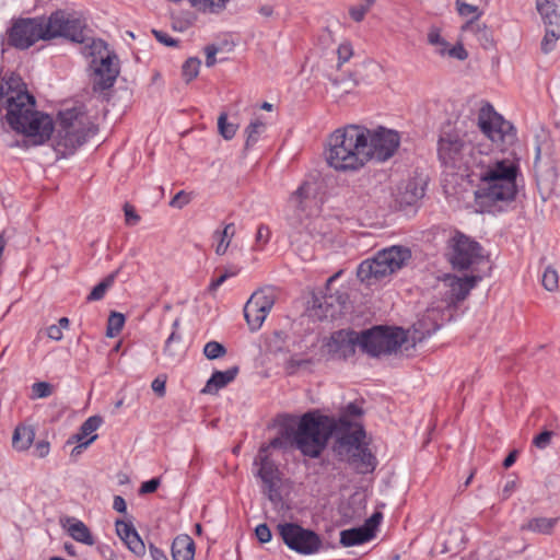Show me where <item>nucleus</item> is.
<instances>
[{
  "mask_svg": "<svg viewBox=\"0 0 560 560\" xmlns=\"http://www.w3.org/2000/svg\"><path fill=\"white\" fill-rule=\"evenodd\" d=\"M292 423V439L296 450L304 456L317 458L335 436L332 451L339 460L347 462L358 474L372 472L377 465L376 457L364 443L365 431L362 425H352L346 417L338 421L318 411H308Z\"/></svg>",
  "mask_w": 560,
  "mask_h": 560,
  "instance_id": "f257e3e1",
  "label": "nucleus"
},
{
  "mask_svg": "<svg viewBox=\"0 0 560 560\" xmlns=\"http://www.w3.org/2000/svg\"><path fill=\"white\" fill-rule=\"evenodd\" d=\"M7 109L10 127L24 133L33 144H43L52 131L54 122L49 115L35 110V98L26 90L20 75L11 73L1 78L0 109Z\"/></svg>",
  "mask_w": 560,
  "mask_h": 560,
  "instance_id": "f03ea898",
  "label": "nucleus"
},
{
  "mask_svg": "<svg viewBox=\"0 0 560 560\" xmlns=\"http://www.w3.org/2000/svg\"><path fill=\"white\" fill-rule=\"evenodd\" d=\"M85 24L79 18L63 10L52 12L47 19L21 18L7 31L8 45L20 50L33 46L38 40L65 37L74 43L85 42Z\"/></svg>",
  "mask_w": 560,
  "mask_h": 560,
  "instance_id": "7ed1b4c3",
  "label": "nucleus"
},
{
  "mask_svg": "<svg viewBox=\"0 0 560 560\" xmlns=\"http://www.w3.org/2000/svg\"><path fill=\"white\" fill-rule=\"evenodd\" d=\"M517 173L518 166L513 161L498 160L489 153L479 156L472 173L467 174L468 180L476 185L475 200L482 211H489L498 202L515 199Z\"/></svg>",
  "mask_w": 560,
  "mask_h": 560,
  "instance_id": "20e7f679",
  "label": "nucleus"
},
{
  "mask_svg": "<svg viewBox=\"0 0 560 560\" xmlns=\"http://www.w3.org/2000/svg\"><path fill=\"white\" fill-rule=\"evenodd\" d=\"M480 279L479 276L459 278L454 275H446L439 280L435 292L441 304L428 307L423 316L413 324L415 332L419 335L418 340L434 334L444 322V312L464 301Z\"/></svg>",
  "mask_w": 560,
  "mask_h": 560,
  "instance_id": "39448f33",
  "label": "nucleus"
},
{
  "mask_svg": "<svg viewBox=\"0 0 560 560\" xmlns=\"http://www.w3.org/2000/svg\"><path fill=\"white\" fill-rule=\"evenodd\" d=\"M487 154L474 144L472 133L457 125L442 128L438 140V158L445 167L468 178L479 156Z\"/></svg>",
  "mask_w": 560,
  "mask_h": 560,
  "instance_id": "423d86ee",
  "label": "nucleus"
},
{
  "mask_svg": "<svg viewBox=\"0 0 560 560\" xmlns=\"http://www.w3.org/2000/svg\"><path fill=\"white\" fill-rule=\"evenodd\" d=\"M288 205L292 211L288 218L290 243L296 250H302L317 234H320L317 226L320 225L322 220L313 218L318 211L314 185L307 182L303 183L291 195Z\"/></svg>",
  "mask_w": 560,
  "mask_h": 560,
  "instance_id": "0eeeda50",
  "label": "nucleus"
},
{
  "mask_svg": "<svg viewBox=\"0 0 560 560\" xmlns=\"http://www.w3.org/2000/svg\"><path fill=\"white\" fill-rule=\"evenodd\" d=\"M368 128L348 125L335 130L328 139L326 161L337 171H357L366 164L364 137Z\"/></svg>",
  "mask_w": 560,
  "mask_h": 560,
  "instance_id": "6e6552de",
  "label": "nucleus"
},
{
  "mask_svg": "<svg viewBox=\"0 0 560 560\" xmlns=\"http://www.w3.org/2000/svg\"><path fill=\"white\" fill-rule=\"evenodd\" d=\"M59 128L54 138V150L60 158L72 155L78 148L97 132V127L81 108H68L59 113Z\"/></svg>",
  "mask_w": 560,
  "mask_h": 560,
  "instance_id": "1a4fd4ad",
  "label": "nucleus"
},
{
  "mask_svg": "<svg viewBox=\"0 0 560 560\" xmlns=\"http://www.w3.org/2000/svg\"><path fill=\"white\" fill-rule=\"evenodd\" d=\"M411 259V250L394 245L378 250L372 258L363 260L357 270V277L366 285L375 284L383 278L400 270Z\"/></svg>",
  "mask_w": 560,
  "mask_h": 560,
  "instance_id": "9d476101",
  "label": "nucleus"
},
{
  "mask_svg": "<svg viewBox=\"0 0 560 560\" xmlns=\"http://www.w3.org/2000/svg\"><path fill=\"white\" fill-rule=\"evenodd\" d=\"M90 49L93 56L91 61L93 90L106 91L113 88L119 75L118 57L102 39H93Z\"/></svg>",
  "mask_w": 560,
  "mask_h": 560,
  "instance_id": "9b49d317",
  "label": "nucleus"
},
{
  "mask_svg": "<svg viewBox=\"0 0 560 560\" xmlns=\"http://www.w3.org/2000/svg\"><path fill=\"white\" fill-rule=\"evenodd\" d=\"M359 348L371 357L396 352L406 341L402 328L375 326L359 332Z\"/></svg>",
  "mask_w": 560,
  "mask_h": 560,
  "instance_id": "f8f14e48",
  "label": "nucleus"
},
{
  "mask_svg": "<svg viewBox=\"0 0 560 560\" xmlns=\"http://www.w3.org/2000/svg\"><path fill=\"white\" fill-rule=\"evenodd\" d=\"M277 530L285 546L303 556L315 555L323 548L320 536L295 523L278 524Z\"/></svg>",
  "mask_w": 560,
  "mask_h": 560,
  "instance_id": "ddd939ff",
  "label": "nucleus"
},
{
  "mask_svg": "<svg viewBox=\"0 0 560 560\" xmlns=\"http://www.w3.org/2000/svg\"><path fill=\"white\" fill-rule=\"evenodd\" d=\"M364 153L366 163L371 160L385 162L389 160L397 151L400 144V136L397 131L385 127L368 129L364 137Z\"/></svg>",
  "mask_w": 560,
  "mask_h": 560,
  "instance_id": "4468645a",
  "label": "nucleus"
},
{
  "mask_svg": "<svg viewBox=\"0 0 560 560\" xmlns=\"http://www.w3.org/2000/svg\"><path fill=\"white\" fill-rule=\"evenodd\" d=\"M277 299L276 290L272 287H265L255 291L244 306V317L252 331L258 330Z\"/></svg>",
  "mask_w": 560,
  "mask_h": 560,
  "instance_id": "2eb2a0df",
  "label": "nucleus"
},
{
  "mask_svg": "<svg viewBox=\"0 0 560 560\" xmlns=\"http://www.w3.org/2000/svg\"><path fill=\"white\" fill-rule=\"evenodd\" d=\"M478 126L493 143L505 144L512 142L515 138L513 126L495 113L489 104L481 108L478 116Z\"/></svg>",
  "mask_w": 560,
  "mask_h": 560,
  "instance_id": "dca6fc26",
  "label": "nucleus"
},
{
  "mask_svg": "<svg viewBox=\"0 0 560 560\" xmlns=\"http://www.w3.org/2000/svg\"><path fill=\"white\" fill-rule=\"evenodd\" d=\"M450 247V261L460 270L468 269L481 257L480 245L459 232L451 238Z\"/></svg>",
  "mask_w": 560,
  "mask_h": 560,
  "instance_id": "f3484780",
  "label": "nucleus"
},
{
  "mask_svg": "<svg viewBox=\"0 0 560 560\" xmlns=\"http://www.w3.org/2000/svg\"><path fill=\"white\" fill-rule=\"evenodd\" d=\"M359 342V332L340 329L331 334L324 343L323 351L332 360H346L355 353Z\"/></svg>",
  "mask_w": 560,
  "mask_h": 560,
  "instance_id": "a211bd4d",
  "label": "nucleus"
},
{
  "mask_svg": "<svg viewBox=\"0 0 560 560\" xmlns=\"http://www.w3.org/2000/svg\"><path fill=\"white\" fill-rule=\"evenodd\" d=\"M254 465L258 466L257 476L264 483V492L267 494L271 502H277L281 499L279 492V485L281 482V472L277 464L270 459L268 454H257L254 459Z\"/></svg>",
  "mask_w": 560,
  "mask_h": 560,
  "instance_id": "6ab92c4d",
  "label": "nucleus"
},
{
  "mask_svg": "<svg viewBox=\"0 0 560 560\" xmlns=\"http://www.w3.org/2000/svg\"><path fill=\"white\" fill-rule=\"evenodd\" d=\"M347 302L348 295L343 292L325 293L323 296L314 300L312 315L319 320H334L343 314Z\"/></svg>",
  "mask_w": 560,
  "mask_h": 560,
  "instance_id": "aec40b11",
  "label": "nucleus"
},
{
  "mask_svg": "<svg viewBox=\"0 0 560 560\" xmlns=\"http://www.w3.org/2000/svg\"><path fill=\"white\" fill-rule=\"evenodd\" d=\"M292 436V423L289 421V417H285L281 424L279 435L272 439L268 444H262L258 454H268L270 448L287 450L294 447Z\"/></svg>",
  "mask_w": 560,
  "mask_h": 560,
  "instance_id": "412c9836",
  "label": "nucleus"
},
{
  "mask_svg": "<svg viewBox=\"0 0 560 560\" xmlns=\"http://www.w3.org/2000/svg\"><path fill=\"white\" fill-rule=\"evenodd\" d=\"M238 374V366H232L226 371H215L201 390L203 394H217L221 388L233 382Z\"/></svg>",
  "mask_w": 560,
  "mask_h": 560,
  "instance_id": "4be33fe9",
  "label": "nucleus"
},
{
  "mask_svg": "<svg viewBox=\"0 0 560 560\" xmlns=\"http://www.w3.org/2000/svg\"><path fill=\"white\" fill-rule=\"evenodd\" d=\"M196 546L192 538L187 534L176 536L172 544L173 560H194Z\"/></svg>",
  "mask_w": 560,
  "mask_h": 560,
  "instance_id": "5701e85b",
  "label": "nucleus"
},
{
  "mask_svg": "<svg viewBox=\"0 0 560 560\" xmlns=\"http://www.w3.org/2000/svg\"><path fill=\"white\" fill-rule=\"evenodd\" d=\"M558 522L559 517H533L521 526V530L540 535H550Z\"/></svg>",
  "mask_w": 560,
  "mask_h": 560,
  "instance_id": "b1692460",
  "label": "nucleus"
},
{
  "mask_svg": "<svg viewBox=\"0 0 560 560\" xmlns=\"http://www.w3.org/2000/svg\"><path fill=\"white\" fill-rule=\"evenodd\" d=\"M373 538L371 529L363 526L345 529L340 533V544L345 547L361 545Z\"/></svg>",
  "mask_w": 560,
  "mask_h": 560,
  "instance_id": "393cba45",
  "label": "nucleus"
},
{
  "mask_svg": "<svg viewBox=\"0 0 560 560\" xmlns=\"http://www.w3.org/2000/svg\"><path fill=\"white\" fill-rule=\"evenodd\" d=\"M536 8L546 25L549 27L560 26V14L557 5L549 0H536Z\"/></svg>",
  "mask_w": 560,
  "mask_h": 560,
  "instance_id": "a878e982",
  "label": "nucleus"
},
{
  "mask_svg": "<svg viewBox=\"0 0 560 560\" xmlns=\"http://www.w3.org/2000/svg\"><path fill=\"white\" fill-rule=\"evenodd\" d=\"M35 432L32 427L18 425L13 432L12 445L18 451L27 450L34 441Z\"/></svg>",
  "mask_w": 560,
  "mask_h": 560,
  "instance_id": "bb28decb",
  "label": "nucleus"
},
{
  "mask_svg": "<svg viewBox=\"0 0 560 560\" xmlns=\"http://www.w3.org/2000/svg\"><path fill=\"white\" fill-rule=\"evenodd\" d=\"M103 420L100 416H92L88 418L80 427L78 433L73 434L68 443L84 442L83 440L95 432L102 424Z\"/></svg>",
  "mask_w": 560,
  "mask_h": 560,
  "instance_id": "cd10ccee",
  "label": "nucleus"
},
{
  "mask_svg": "<svg viewBox=\"0 0 560 560\" xmlns=\"http://www.w3.org/2000/svg\"><path fill=\"white\" fill-rule=\"evenodd\" d=\"M213 235L219 240L215 246V254L222 256L226 253L231 241L235 235L234 223L226 224L222 231H215Z\"/></svg>",
  "mask_w": 560,
  "mask_h": 560,
  "instance_id": "c85d7f7f",
  "label": "nucleus"
},
{
  "mask_svg": "<svg viewBox=\"0 0 560 560\" xmlns=\"http://www.w3.org/2000/svg\"><path fill=\"white\" fill-rule=\"evenodd\" d=\"M118 272L119 269L115 270L114 272L109 273L105 279H103L97 285H95L88 295L86 300L90 302L102 300L106 291L113 285Z\"/></svg>",
  "mask_w": 560,
  "mask_h": 560,
  "instance_id": "c756f323",
  "label": "nucleus"
},
{
  "mask_svg": "<svg viewBox=\"0 0 560 560\" xmlns=\"http://www.w3.org/2000/svg\"><path fill=\"white\" fill-rule=\"evenodd\" d=\"M69 534L74 540L79 542H83L89 546L94 544V539L89 527L81 521H77L69 527Z\"/></svg>",
  "mask_w": 560,
  "mask_h": 560,
  "instance_id": "7c9ffc66",
  "label": "nucleus"
},
{
  "mask_svg": "<svg viewBox=\"0 0 560 560\" xmlns=\"http://www.w3.org/2000/svg\"><path fill=\"white\" fill-rule=\"evenodd\" d=\"M196 10L205 13H218L222 11L229 0H188Z\"/></svg>",
  "mask_w": 560,
  "mask_h": 560,
  "instance_id": "2f4dec72",
  "label": "nucleus"
},
{
  "mask_svg": "<svg viewBox=\"0 0 560 560\" xmlns=\"http://www.w3.org/2000/svg\"><path fill=\"white\" fill-rule=\"evenodd\" d=\"M285 334L282 331H275L266 342L267 350L270 353L277 354L287 350Z\"/></svg>",
  "mask_w": 560,
  "mask_h": 560,
  "instance_id": "473e14b6",
  "label": "nucleus"
},
{
  "mask_svg": "<svg viewBox=\"0 0 560 560\" xmlns=\"http://www.w3.org/2000/svg\"><path fill=\"white\" fill-rule=\"evenodd\" d=\"M125 325V316L118 312H112L107 320L106 336L116 337Z\"/></svg>",
  "mask_w": 560,
  "mask_h": 560,
  "instance_id": "72a5a7b5",
  "label": "nucleus"
},
{
  "mask_svg": "<svg viewBox=\"0 0 560 560\" xmlns=\"http://www.w3.org/2000/svg\"><path fill=\"white\" fill-rule=\"evenodd\" d=\"M465 544V535L460 527H454L448 532L445 540V548L448 551L457 550Z\"/></svg>",
  "mask_w": 560,
  "mask_h": 560,
  "instance_id": "f704fd0d",
  "label": "nucleus"
},
{
  "mask_svg": "<svg viewBox=\"0 0 560 560\" xmlns=\"http://www.w3.org/2000/svg\"><path fill=\"white\" fill-rule=\"evenodd\" d=\"M265 130V124L260 120H255L250 122L245 132H246V142H245V149H249L253 147L260 136V133Z\"/></svg>",
  "mask_w": 560,
  "mask_h": 560,
  "instance_id": "c9c22d12",
  "label": "nucleus"
},
{
  "mask_svg": "<svg viewBox=\"0 0 560 560\" xmlns=\"http://www.w3.org/2000/svg\"><path fill=\"white\" fill-rule=\"evenodd\" d=\"M200 65H201L200 59H198L196 57L188 58L184 62V65L182 67V73H183V78L186 82H190L197 78V75L199 73Z\"/></svg>",
  "mask_w": 560,
  "mask_h": 560,
  "instance_id": "e433bc0d",
  "label": "nucleus"
},
{
  "mask_svg": "<svg viewBox=\"0 0 560 560\" xmlns=\"http://www.w3.org/2000/svg\"><path fill=\"white\" fill-rule=\"evenodd\" d=\"M559 37L560 26L547 28L546 34L541 40V51L546 55L552 51Z\"/></svg>",
  "mask_w": 560,
  "mask_h": 560,
  "instance_id": "4c0bfd02",
  "label": "nucleus"
},
{
  "mask_svg": "<svg viewBox=\"0 0 560 560\" xmlns=\"http://www.w3.org/2000/svg\"><path fill=\"white\" fill-rule=\"evenodd\" d=\"M541 283L542 287L549 292H555L558 290L559 276L553 267L549 266L545 269L542 273Z\"/></svg>",
  "mask_w": 560,
  "mask_h": 560,
  "instance_id": "58836bf2",
  "label": "nucleus"
},
{
  "mask_svg": "<svg viewBox=\"0 0 560 560\" xmlns=\"http://www.w3.org/2000/svg\"><path fill=\"white\" fill-rule=\"evenodd\" d=\"M428 42L430 45L435 47L436 52L440 55H446L447 42L441 36L438 27H431L428 33Z\"/></svg>",
  "mask_w": 560,
  "mask_h": 560,
  "instance_id": "ea45409f",
  "label": "nucleus"
},
{
  "mask_svg": "<svg viewBox=\"0 0 560 560\" xmlns=\"http://www.w3.org/2000/svg\"><path fill=\"white\" fill-rule=\"evenodd\" d=\"M218 129L220 135L225 140H231L237 130V126L231 122H228V116L225 113H222L218 118Z\"/></svg>",
  "mask_w": 560,
  "mask_h": 560,
  "instance_id": "a19ab883",
  "label": "nucleus"
},
{
  "mask_svg": "<svg viewBox=\"0 0 560 560\" xmlns=\"http://www.w3.org/2000/svg\"><path fill=\"white\" fill-rule=\"evenodd\" d=\"M424 195V189L418 187L415 182H409L406 185V191L404 192L402 201L407 205H412Z\"/></svg>",
  "mask_w": 560,
  "mask_h": 560,
  "instance_id": "79ce46f5",
  "label": "nucleus"
},
{
  "mask_svg": "<svg viewBox=\"0 0 560 560\" xmlns=\"http://www.w3.org/2000/svg\"><path fill=\"white\" fill-rule=\"evenodd\" d=\"M128 549L138 557H141L145 553V545L140 538L137 530L131 533L130 538L124 540Z\"/></svg>",
  "mask_w": 560,
  "mask_h": 560,
  "instance_id": "37998d69",
  "label": "nucleus"
},
{
  "mask_svg": "<svg viewBox=\"0 0 560 560\" xmlns=\"http://www.w3.org/2000/svg\"><path fill=\"white\" fill-rule=\"evenodd\" d=\"M226 353L225 347L217 341H209L205 345L203 354L209 360L218 359Z\"/></svg>",
  "mask_w": 560,
  "mask_h": 560,
  "instance_id": "c03bdc74",
  "label": "nucleus"
},
{
  "mask_svg": "<svg viewBox=\"0 0 560 560\" xmlns=\"http://www.w3.org/2000/svg\"><path fill=\"white\" fill-rule=\"evenodd\" d=\"M271 232L267 225H259L255 236V250H261L264 246L269 242Z\"/></svg>",
  "mask_w": 560,
  "mask_h": 560,
  "instance_id": "a18cd8bd",
  "label": "nucleus"
},
{
  "mask_svg": "<svg viewBox=\"0 0 560 560\" xmlns=\"http://www.w3.org/2000/svg\"><path fill=\"white\" fill-rule=\"evenodd\" d=\"M364 1L365 3L352 7L349 10L351 19L355 22H361L364 19L365 14L369 12L371 5L374 3L375 0Z\"/></svg>",
  "mask_w": 560,
  "mask_h": 560,
  "instance_id": "49530a36",
  "label": "nucleus"
},
{
  "mask_svg": "<svg viewBox=\"0 0 560 560\" xmlns=\"http://www.w3.org/2000/svg\"><path fill=\"white\" fill-rule=\"evenodd\" d=\"M457 10L462 16L472 15L474 20H477L481 15V11L477 5L466 3L463 0H457Z\"/></svg>",
  "mask_w": 560,
  "mask_h": 560,
  "instance_id": "de8ad7c7",
  "label": "nucleus"
},
{
  "mask_svg": "<svg viewBox=\"0 0 560 560\" xmlns=\"http://www.w3.org/2000/svg\"><path fill=\"white\" fill-rule=\"evenodd\" d=\"M33 398H45L51 395L52 386L47 382H37L32 385Z\"/></svg>",
  "mask_w": 560,
  "mask_h": 560,
  "instance_id": "09e8293b",
  "label": "nucleus"
},
{
  "mask_svg": "<svg viewBox=\"0 0 560 560\" xmlns=\"http://www.w3.org/2000/svg\"><path fill=\"white\" fill-rule=\"evenodd\" d=\"M178 327H179V319L177 318L173 323L174 330L166 339L165 347H164V354L172 357V358H174L176 355L175 351L172 348V343H173V341H178L180 339V337L176 334V330L178 329Z\"/></svg>",
  "mask_w": 560,
  "mask_h": 560,
  "instance_id": "8fccbe9b",
  "label": "nucleus"
},
{
  "mask_svg": "<svg viewBox=\"0 0 560 560\" xmlns=\"http://www.w3.org/2000/svg\"><path fill=\"white\" fill-rule=\"evenodd\" d=\"M117 535L124 541L127 538H130L131 533H135L136 529L132 524L126 523L124 521L117 520L115 523Z\"/></svg>",
  "mask_w": 560,
  "mask_h": 560,
  "instance_id": "3c124183",
  "label": "nucleus"
},
{
  "mask_svg": "<svg viewBox=\"0 0 560 560\" xmlns=\"http://www.w3.org/2000/svg\"><path fill=\"white\" fill-rule=\"evenodd\" d=\"M338 68H341V66L347 62L353 55L352 47L349 43L340 44L338 49Z\"/></svg>",
  "mask_w": 560,
  "mask_h": 560,
  "instance_id": "603ef678",
  "label": "nucleus"
},
{
  "mask_svg": "<svg viewBox=\"0 0 560 560\" xmlns=\"http://www.w3.org/2000/svg\"><path fill=\"white\" fill-rule=\"evenodd\" d=\"M190 195L184 190L178 191L170 201V206L173 208L182 209L190 202Z\"/></svg>",
  "mask_w": 560,
  "mask_h": 560,
  "instance_id": "864d4df0",
  "label": "nucleus"
},
{
  "mask_svg": "<svg viewBox=\"0 0 560 560\" xmlns=\"http://www.w3.org/2000/svg\"><path fill=\"white\" fill-rule=\"evenodd\" d=\"M552 435V431H542L540 434L534 438L533 443L536 447L544 450L550 444Z\"/></svg>",
  "mask_w": 560,
  "mask_h": 560,
  "instance_id": "5fc2aeb1",
  "label": "nucleus"
},
{
  "mask_svg": "<svg viewBox=\"0 0 560 560\" xmlns=\"http://www.w3.org/2000/svg\"><path fill=\"white\" fill-rule=\"evenodd\" d=\"M238 273V270L237 269H234V270H225L224 273H222L219 278H217L215 280H213L210 284H209V291L210 292H214L218 290V288L223 284L230 277H234Z\"/></svg>",
  "mask_w": 560,
  "mask_h": 560,
  "instance_id": "6e6d98bb",
  "label": "nucleus"
},
{
  "mask_svg": "<svg viewBox=\"0 0 560 560\" xmlns=\"http://www.w3.org/2000/svg\"><path fill=\"white\" fill-rule=\"evenodd\" d=\"M255 534L257 539L262 544L269 542L272 537L271 530L267 524H259L255 529Z\"/></svg>",
  "mask_w": 560,
  "mask_h": 560,
  "instance_id": "4d7b16f0",
  "label": "nucleus"
},
{
  "mask_svg": "<svg viewBox=\"0 0 560 560\" xmlns=\"http://www.w3.org/2000/svg\"><path fill=\"white\" fill-rule=\"evenodd\" d=\"M152 33L156 40L165 46L172 47L177 45V42L165 32L153 30Z\"/></svg>",
  "mask_w": 560,
  "mask_h": 560,
  "instance_id": "13d9d810",
  "label": "nucleus"
},
{
  "mask_svg": "<svg viewBox=\"0 0 560 560\" xmlns=\"http://www.w3.org/2000/svg\"><path fill=\"white\" fill-rule=\"evenodd\" d=\"M219 51V48L215 45H208L205 47L206 52V66L211 68L215 65L217 59L215 55Z\"/></svg>",
  "mask_w": 560,
  "mask_h": 560,
  "instance_id": "bf43d9fd",
  "label": "nucleus"
},
{
  "mask_svg": "<svg viewBox=\"0 0 560 560\" xmlns=\"http://www.w3.org/2000/svg\"><path fill=\"white\" fill-rule=\"evenodd\" d=\"M165 384H166V377L165 376H158L153 380L151 387L152 390L159 396L163 397L165 395Z\"/></svg>",
  "mask_w": 560,
  "mask_h": 560,
  "instance_id": "052dcab7",
  "label": "nucleus"
},
{
  "mask_svg": "<svg viewBox=\"0 0 560 560\" xmlns=\"http://www.w3.org/2000/svg\"><path fill=\"white\" fill-rule=\"evenodd\" d=\"M159 486H160V479L152 478L141 485V487L139 489V493L140 494L152 493V492L156 491Z\"/></svg>",
  "mask_w": 560,
  "mask_h": 560,
  "instance_id": "680f3d73",
  "label": "nucleus"
},
{
  "mask_svg": "<svg viewBox=\"0 0 560 560\" xmlns=\"http://www.w3.org/2000/svg\"><path fill=\"white\" fill-rule=\"evenodd\" d=\"M446 54L457 60H465L468 57L466 49L462 45H456L450 49L446 48Z\"/></svg>",
  "mask_w": 560,
  "mask_h": 560,
  "instance_id": "e2e57ef3",
  "label": "nucleus"
},
{
  "mask_svg": "<svg viewBox=\"0 0 560 560\" xmlns=\"http://www.w3.org/2000/svg\"><path fill=\"white\" fill-rule=\"evenodd\" d=\"M124 212H125V218H126L127 224L133 225L139 222L140 217L136 213L133 207L130 206L129 203H125Z\"/></svg>",
  "mask_w": 560,
  "mask_h": 560,
  "instance_id": "0e129e2a",
  "label": "nucleus"
},
{
  "mask_svg": "<svg viewBox=\"0 0 560 560\" xmlns=\"http://www.w3.org/2000/svg\"><path fill=\"white\" fill-rule=\"evenodd\" d=\"M382 517L383 516H382L381 512L373 513L372 516L365 521L363 527L371 529V533L374 536L375 529L378 526V524L381 523Z\"/></svg>",
  "mask_w": 560,
  "mask_h": 560,
  "instance_id": "69168bd1",
  "label": "nucleus"
},
{
  "mask_svg": "<svg viewBox=\"0 0 560 560\" xmlns=\"http://www.w3.org/2000/svg\"><path fill=\"white\" fill-rule=\"evenodd\" d=\"M310 363H311L310 360H298V359L292 358L287 362L285 369L289 373H294L298 369H300L302 366H306Z\"/></svg>",
  "mask_w": 560,
  "mask_h": 560,
  "instance_id": "338daca9",
  "label": "nucleus"
},
{
  "mask_svg": "<svg viewBox=\"0 0 560 560\" xmlns=\"http://www.w3.org/2000/svg\"><path fill=\"white\" fill-rule=\"evenodd\" d=\"M332 84L337 85V86H341L342 91L348 93L358 84V82L352 79H350V80L334 79Z\"/></svg>",
  "mask_w": 560,
  "mask_h": 560,
  "instance_id": "774afa93",
  "label": "nucleus"
}]
</instances>
